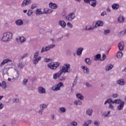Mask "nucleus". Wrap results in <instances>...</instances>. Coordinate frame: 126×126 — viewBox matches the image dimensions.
Wrapping results in <instances>:
<instances>
[{
  "mask_svg": "<svg viewBox=\"0 0 126 126\" xmlns=\"http://www.w3.org/2000/svg\"><path fill=\"white\" fill-rule=\"evenodd\" d=\"M32 2L31 0H24L22 4H21V6H26V5H28Z\"/></svg>",
  "mask_w": 126,
  "mask_h": 126,
  "instance_id": "nucleus-10",
  "label": "nucleus"
},
{
  "mask_svg": "<svg viewBox=\"0 0 126 126\" xmlns=\"http://www.w3.org/2000/svg\"><path fill=\"white\" fill-rule=\"evenodd\" d=\"M17 42L18 41H20V43H24V42L26 41V38L23 36L20 37L19 38H16Z\"/></svg>",
  "mask_w": 126,
  "mask_h": 126,
  "instance_id": "nucleus-20",
  "label": "nucleus"
},
{
  "mask_svg": "<svg viewBox=\"0 0 126 126\" xmlns=\"http://www.w3.org/2000/svg\"><path fill=\"white\" fill-rule=\"evenodd\" d=\"M59 25L61 26L62 28L64 29L65 27H66V23H65V22H64L63 20H60L59 21Z\"/></svg>",
  "mask_w": 126,
  "mask_h": 126,
  "instance_id": "nucleus-12",
  "label": "nucleus"
},
{
  "mask_svg": "<svg viewBox=\"0 0 126 126\" xmlns=\"http://www.w3.org/2000/svg\"><path fill=\"white\" fill-rule=\"evenodd\" d=\"M61 65V63L59 62H51L47 64V67L50 69H57Z\"/></svg>",
  "mask_w": 126,
  "mask_h": 126,
  "instance_id": "nucleus-3",
  "label": "nucleus"
},
{
  "mask_svg": "<svg viewBox=\"0 0 126 126\" xmlns=\"http://www.w3.org/2000/svg\"><path fill=\"white\" fill-rule=\"evenodd\" d=\"M82 69H83L84 73L86 74H89L90 73V71L89 70V68L87 67V66L85 65H83L81 67Z\"/></svg>",
  "mask_w": 126,
  "mask_h": 126,
  "instance_id": "nucleus-9",
  "label": "nucleus"
},
{
  "mask_svg": "<svg viewBox=\"0 0 126 126\" xmlns=\"http://www.w3.org/2000/svg\"><path fill=\"white\" fill-rule=\"evenodd\" d=\"M124 106H125V101H122V103H120V104H119L117 106V109L118 110H119V111H121V110H123Z\"/></svg>",
  "mask_w": 126,
  "mask_h": 126,
  "instance_id": "nucleus-18",
  "label": "nucleus"
},
{
  "mask_svg": "<svg viewBox=\"0 0 126 126\" xmlns=\"http://www.w3.org/2000/svg\"><path fill=\"white\" fill-rule=\"evenodd\" d=\"M43 112H44V110L41 109L40 108V109H39V110L38 112V115H43Z\"/></svg>",
  "mask_w": 126,
  "mask_h": 126,
  "instance_id": "nucleus-48",
  "label": "nucleus"
},
{
  "mask_svg": "<svg viewBox=\"0 0 126 126\" xmlns=\"http://www.w3.org/2000/svg\"><path fill=\"white\" fill-rule=\"evenodd\" d=\"M11 39H12V33L8 32L2 34L1 41L2 42H9Z\"/></svg>",
  "mask_w": 126,
  "mask_h": 126,
  "instance_id": "nucleus-2",
  "label": "nucleus"
},
{
  "mask_svg": "<svg viewBox=\"0 0 126 126\" xmlns=\"http://www.w3.org/2000/svg\"><path fill=\"white\" fill-rule=\"evenodd\" d=\"M86 114L88 116H92V114H93V110L91 108H89L86 110Z\"/></svg>",
  "mask_w": 126,
  "mask_h": 126,
  "instance_id": "nucleus-23",
  "label": "nucleus"
},
{
  "mask_svg": "<svg viewBox=\"0 0 126 126\" xmlns=\"http://www.w3.org/2000/svg\"><path fill=\"white\" fill-rule=\"evenodd\" d=\"M1 87L3 89L6 88V84L5 81H2L1 84Z\"/></svg>",
  "mask_w": 126,
  "mask_h": 126,
  "instance_id": "nucleus-34",
  "label": "nucleus"
},
{
  "mask_svg": "<svg viewBox=\"0 0 126 126\" xmlns=\"http://www.w3.org/2000/svg\"><path fill=\"white\" fill-rule=\"evenodd\" d=\"M76 97L80 100H84V97L81 94H77Z\"/></svg>",
  "mask_w": 126,
  "mask_h": 126,
  "instance_id": "nucleus-31",
  "label": "nucleus"
},
{
  "mask_svg": "<svg viewBox=\"0 0 126 126\" xmlns=\"http://www.w3.org/2000/svg\"><path fill=\"white\" fill-rule=\"evenodd\" d=\"M71 126H77V122L75 121H73L71 123Z\"/></svg>",
  "mask_w": 126,
  "mask_h": 126,
  "instance_id": "nucleus-52",
  "label": "nucleus"
},
{
  "mask_svg": "<svg viewBox=\"0 0 126 126\" xmlns=\"http://www.w3.org/2000/svg\"><path fill=\"white\" fill-rule=\"evenodd\" d=\"M49 7L53 9H57L58 8V4L54 3H50L49 4Z\"/></svg>",
  "mask_w": 126,
  "mask_h": 126,
  "instance_id": "nucleus-19",
  "label": "nucleus"
},
{
  "mask_svg": "<svg viewBox=\"0 0 126 126\" xmlns=\"http://www.w3.org/2000/svg\"><path fill=\"white\" fill-rule=\"evenodd\" d=\"M107 57L106 56V55L105 54H103L102 55V61H105V60H106Z\"/></svg>",
  "mask_w": 126,
  "mask_h": 126,
  "instance_id": "nucleus-60",
  "label": "nucleus"
},
{
  "mask_svg": "<svg viewBox=\"0 0 126 126\" xmlns=\"http://www.w3.org/2000/svg\"><path fill=\"white\" fill-rule=\"evenodd\" d=\"M15 23L17 26H22V25H23V21L21 19H18L15 21Z\"/></svg>",
  "mask_w": 126,
  "mask_h": 126,
  "instance_id": "nucleus-17",
  "label": "nucleus"
},
{
  "mask_svg": "<svg viewBox=\"0 0 126 126\" xmlns=\"http://www.w3.org/2000/svg\"><path fill=\"white\" fill-rule=\"evenodd\" d=\"M41 60H42V57L40 56L35 58L33 57L32 63L36 65V64H37V63H39Z\"/></svg>",
  "mask_w": 126,
  "mask_h": 126,
  "instance_id": "nucleus-8",
  "label": "nucleus"
},
{
  "mask_svg": "<svg viewBox=\"0 0 126 126\" xmlns=\"http://www.w3.org/2000/svg\"><path fill=\"white\" fill-rule=\"evenodd\" d=\"M28 82V79H25L23 80V84L24 85H26V84Z\"/></svg>",
  "mask_w": 126,
  "mask_h": 126,
  "instance_id": "nucleus-58",
  "label": "nucleus"
},
{
  "mask_svg": "<svg viewBox=\"0 0 126 126\" xmlns=\"http://www.w3.org/2000/svg\"><path fill=\"white\" fill-rule=\"evenodd\" d=\"M36 7H38V4H33L31 6V9H34V8H36Z\"/></svg>",
  "mask_w": 126,
  "mask_h": 126,
  "instance_id": "nucleus-46",
  "label": "nucleus"
},
{
  "mask_svg": "<svg viewBox=\"0 0 126 126\" xmlns=\"http://www.w3.org/2000/svg\"><path fill=\"white\" fill-rule=\"evenodd\" d=\"M119 34H121V35H126V31L125 30L124 31H121L119 32Z\"/></svg>",
  "mask_w": 126,
  "mask_h": 126,
  "instance_id": "nucleus-56",
  "label": "nucleus"
},
{
  "mask_svg": "<svg viewBox=\"0 0 126 126\" xmlns=\"http://www.w3.org/2000/svg\"><path fill=\"white\" fill-rule=\"evenodd\" d=\"M67 27H69V28H70L71 29H72V28H73V26L70 24V22H68L67 23Z\"/></svg>",
  "mask_w": 126,
  "mask_h": 126,
  "instance_id": "nucleus-47",
  "label": "nucleus"
},
{
  "mask_svg": "<svg viewBox=\"0 0 126 126\" xmlns=\"http://www.w3.org/2000/svg\"><path fill=\"white\" fill-rule=\"evenodd\" d=\"M122 102H124V100H122L121 99H115L114 100H113L112 103L121 104Z\"/></svg>",
  "mask_w": 126,
  "mask_h": 126,
  "instance_id": "nucleus-25",
  "label": "nucleus"
},
{
  "mask_svg": "<svg viewBox=\"0 0 126 126\" xmlns=\"http://www.w3.org/2000/svg\"><path fill=\"white\" fill-rule=\"evenodd\" d=\"M84 50V48L83 47H79L76 50V55L77 56H81L82 55V52H83V50Z\"/></svg>",
  "mask_w": 126,
  "mask_h": 126,
  "instance_id": "nucleus-11",
  "label": "nucleus"
},
{
  "mask_svg": "<svg viewBox=\"0 0 126 126\" xmlns=\"http://www.w3.org/2000/svg\"><path fill=\"white\" fill-rule=\"evenodd\" d=\"M89 4L91 5L92 7H96V5H97V1L96 0H91Z\"/></svg>",
  "mask_w": 126,
  "mask_h": 126,
  "instance_id": "nucleus-16",
  "label": "nucleus"
},
{
  "mask_svg": "<svg viewBox=\"0 0 126 126\" xmlns=\"http://www.w3.org/2000/svg\"><path fill=\"white\" fill-rule=\"evenodd\" d=\"M3 107H4V105H3V104H2V103H0V110H1V109H2V108H3Z\"/></svg>",
  "mask_w": 126,
  "mask_h": 126,
  "instance_id": "nucleus-61",
  "label": "nucleus"
},
{
  "mask_svg": "<svg viewBox=\"0 0 126 126\" xmlns=\"http://www.w3.org/2000/svg\"><path fill=\"white\" fill-rule=\"evenodd\" d=\"M28 57V53H25L20 58V60H24L25 58Z\"/></svg>",
  "mask_w": 126,
  "mask_h": 126,
  "instance_id": "nucleus-39",
  "label": "nucleus"
},
{
  "mask_svg": "<svg viewBox=\"0 0 126 126\" xmlns=\"http://www.w3.org/2000/svg\"><path fill=\"white\" fill-rule=\"evenodd\" d=\"M110 114H111V111H108L107 114L104 113L102 114V116L104 117V118H109V117H110Z\"/></svg>",
  "mask_w": 126,
  "mask_h": 126,
  "instance_id": "nucleus-37",
  "label": "nucleus"
},
{
  "mask_svg": "<svg viewBox=\"0 0 126 126\" xmlns=\"http://www.w3.org/2000/svg\"><path fill=\"white\" fill-rule=\"evenodd\" d=\"M106 100H107V103H108V104H111V103H113V100H112V98H108L107 99H106Z\"/></svg>",
  "mask_w": 126,
  "mask_h": 126,
  "instance_id": "nucleus-55",
  "label": "nucleus"
},
{
  "mask_svg": "<svg viewBox=\"0 0 126 126\" xmlns=\"http://www.w3.org/2000/svg\"><path fill=\"white\" fill-rule=\"evenodd\" d=\"M117 83L119 84V85H125V80L121 79L117 81Z\"/></svg>",
  "mask_w": 126,
  "mask_h": 126,
  "instance_id": "nucleus-29",
  "label": "nucleus"
},
{
  "mask_svg": "<svg viewBox=\"0 0 126 126\" xmlns=\"http://www.w3.org/2000/svg\"><path fill=\"white\" fill-rule=\"evenodd\" d=\"M12 63V61L9 59H5L1 63L0 66H3V65H4V64H5V63Z\"/></svg>",
  "mask_w": 126,
  "mask_h": 126,
  "instance_id": "nucleus-14",
  "label": "nucleus"
},
{
  "mask_svg": "<svg viewBox=\"0 0 126 126\" xmlns=\"http://www.w3.org/2000/svg\"><path fill=\"white\" fill-rule=\"evenodd\" d=\"M118 21L121 23H124L125 22V17L123 16H120L118 19Z\"/></svg>",
  "mask_w": 126,
  "mask_h": 126,
  "instance_id": "nucleus-26",
  "label": "nucleus"
},
{
  "mask_svg": "<svg viewBox=\"0 0 126 126\" xmlns=\"http://www.w3.org/2000/svg\"><path fill=\"white\" fill-rule=\"evenodd\" d=\"M112 96L113 98H117V97L119 96V94H112Z\"/></svg>",
  "mask_w": 126,
  "mask_h": 126,
  "instance_id": "nucleus-59",
  "label": "nucleus"
},
{
  "mask_svg": "<svg viewBox=\"0 0 126 126\" xmlns=\"http://www.w3.org/2000/svg\"><path fill=\"white\" fill-rule=\"evenodd\" d=\"M74 105H79V106H81V105H82V102L79 101V100H75L74 102Z\"/></svg>",
  "mask_w": 126,
  "mask_h": 126,
  "instance_id": "nucleus-33",
  "label": "nucleus"
},
{
  "mask_svg": "<svg viewBox=\"0 0 126 126\" xmlns=\"http://www.w3.org/2000/svg\"><path fill=\"white\" fill-rule=\"evenodd\" d=\"M94 29V28L92 27H86L85 30H93Z\"/></svg>",
  "mask_w": 126,
  "mask_h": 126,
  "instance_id": "nucleus-53",
  "label": "nucleus"
},
{
  "mask_svg": "<svg viewBox=\"0 0 126 126\" xmlns=\"http://www.w3.org/2000/svg\"><path fill=\"white\" fill-rule=\"evenodd\" d=\"M85 3H90L91 0H83Z\"/></svg>",
  "mask_w": 126,
  "mask_h": 126,
  "instance_id": "nucleus-63",
  "label": "nucleus"
},
{
  "mask_svg": "<svg viewBox=\"0 0 126 126\" xmlns=\"http://www.w3.org/2000/svg\"><path fill=\"white\" fill-rule=\"evenodd\" d=\"M50 61H51L50 58H45L44 60V62L45 63H50Z\"/></svg>",
  "mask_w": 126,
  "mask_h": 126,
  "instance_id": "nucleus-57",
  "label": "nucleus"
},
{
  "mask_svg": "<svg viewBox=\"0 0 126 126\" xmlns=\"http://www.w3.org/2000/svg\"><path fill=\"white\" fill-rule=\"evenodd\" d=\"M125 47V43L124 42H120L118 44V48L120 51H123L124 50V48Z\"/></svg>",
  "mask_w": 126,
  "mask_h": 126,
  "instance_id": "nucleus-21",
  "label": "nucleus"
},
{
  "mask_svg": "<svg viewBox=\"0 0 126 126\" xmlns=\"http://www.w3.org/2000/svg\"><path fill=\"white\" fill-rule=\"evenodd\" d=\"M52 12L53 10L51 9L45 8L43 10V14H49V13H52Z\"/></svg>",
  "mask_w": 126,
  "mask_h": 126,
  "instance_id": "nucleus-15",
  "label": "nucleus"
},
{
  "mask_svg": "<svg viewBox=\"0 0 126 126\" xmlns=\"http://www.w3.org/2000/svg\"><path fill=\"white\" fill-rule=\"evenodd\" d=\"M66 112V108L65 107H61L59 108V113H65Z\"/></svg>",
  "mask_w": 126,
  "mask_h": 126,
  "instance_id": "nucleus-30",
  "label": "nucleus"
},
{
  "mask_svg": "<svg viewBox=\"0 0 126 126\" xmlns=\"http://www.w3.org/2000/svg\"><path fill=\"white\" fill-rule=\"evenodd\" d=\"M32 14L33 11H32V10H29L27 13L28 16H31V15H32Z\"/></svg>",
  "mask_w": 126,
  "mask_h": 126,
  "instance_id": "nucleus-44",
  "label": "nucleus"
},
{
  "mask_svg": "<svg viewBox=\"0 0 126 126\" xmlns=\"http://www.w3.org/2000/svg\"><path fill=\"white\" fill-rule=\"evenodd\" d=\"M117 57L118 59H121L123 57V53L118 52L117 54Z\"/></svg>",
  "mask_w": 126,
  "mask_h": 126,
  "instance_id": "nucleus-38",
  "label": "nucleus"
},
{
  "mask_svg": "<svg viewBox=\"0 0 126 126\" xmlns=\"http://www.w3.org/2000/svg\"><path fill=\"white\" fill-rule=\"evenodd\" d=\"M85 85L87 87H88V88H89L92 86V85L88 82L86 83Z\"/></svg>",
  "mask_w": 126,
  "mask_h": 126,
  "instance_id": "nucleus-51",
  "label": "nucleus"
},
{
  "mask_svg": "<svg viewBox=\"0 0 126 126\" xmlns=\"http://www.w3.org/2000/svg\"><path fill=\"white\" fill-rule=\"evenodd\" d=\"M85 62L88 65H91L92 64V60H91L89 58H86Z\"/></svg>",
  "mask_w": 126,
  "mask_h": 126,
  "instance_id": "nucleus-28",
  "label": "nucleus"
},
{
  "mask_svg": "<svg viewBox=\"0 0 126 126\" xmlns=\"http://www.w3.org/2000/svg\"><path fill=\"white\" fill-rule=\"evenodd\" d=\"M66 78L64 76H62L59 78L60 81H64L65 80Z\"/></svg>",
  "mask_w": 126,
  "mask_h": 126,
  "instance_id": "nucleus-50",
  "label": "nucleus"
},
{
  "mask_svg": "<svg viewBox=\"0 0 126 126\" xmlns=\"http://www.w3.org/2000/svg\"><path fill=\"white\" fill-rule=\"evenodd\" d=\"M13 102L14 103H18V102H19V99L17 98H15L13 99Z\"/></svg>",
  "mask_w": 126,
  "mask_h": 126,
  "instance_id": "nucleus-54",
  "label": "nucleus"
},
{
  "mask_svg": "<svg viewBox=\"0 0 126 126\" xmlns=\"http://www.w3.org/2000/svg\"><path fill=\"white\" fill-rule=\"evenodd\" d=\"M112 7L113 9H114V10H118V9H119V8L120 7V5L118 4L114 3L112 4Z\"/></svg>",
  "mask_w": 126,
  "mask_h": 126,
  "instance_id": "nucleus-27",
  "label": "nucleus"
},
{
  "mask_svg": "<svg viewBox=\"0 0 126 126\" xmlns=\"http://www.w3.org/2000/svg\"><path fill=\"white\" fill-rule=\"evenodd\" d=\"M15 71L17 72V75L16 76V77L15 78H13L12 79L10 78H8V81H15V80H17V79H18V78H19V71H18V70H16V69Z\"/></svg>",
  "mask_w": 126,
  "mask_h": 126,
  "instance_id": "nucleus-7",
  "label": "nucleus"
},
{
  "mask_svg": "<svg viewBox=\"0 0 126 126\" xmlns=\"http://www.w3.org/2000/svg\"><path fill=\"white\" fill-rule=\"evenodd\" d=\"M56 47L55 44H51L50 45H48L46 47H42L41 50V53H44V52H48V51H50L51 49H54Z\"/></svg>",
  "mask_w": 126,
  "mask_h": 126,
  "instance_id": "nucleus-5",
  "label": "nucleus"
},
{
  "mask_svg": "<svg viewBox=\"0 0 126 126\" xmlns=\"http://www.w3.org/2000/svg\"><path fill=\"white\" fill-rule=\"evenodd\" d=\"M113 104H114V103H112V102L109 104V105L108 106L109 109H111V110H113L114 109V108H115V106H114Z\"/></svg>",
  "mask_w": 126,
  "mask_h": 126,
  "instance_id": "nucleus-45",
  "label": "nucleus"
},
{
  "mask_svg": "<svg viewBox=\"0 0 126 126\" xmlns=\"http://www.w3.org/2000/svg\"><path fill=\"white\" fill-rule=\"evenodd\" d=\"M87 123H88V125H90V124H91L92 123V120H88Z\"/></svg>",
  "mask_w": 126,
  "mask_h": 126,
  "instance_id": "nucleus-64",
  "label": "nucleus"
},
{
  "mask_svg": "<svg viewBox=\"0 0 126 126\" xmlns=\"http://www.w3.org/2000/svg\"><path fill=\"white\" fill-rule=\"evenodd\" d=\"M37 90L40 94H46V90L42 87H38Z\"/></svg>",
  "mask_w": 126,
  "mask_h": 126,
  "instance_id": "nucleus-13",
  "label": "nucleus"
},
{
  "mask_svg": "<svg viewBox=\"0 0 126 126\" xmlns=\"http://www.w3.org/2000/svg\"><path fill=\"white\" fill-rule=\"evenodd\" d=\"M83 126H89V124H88L86 121H85L83 124Z\"/></svg>",
  "mask_w": 126,
  "mask_h": 126,
  "instance_id": "nucleus-62",
  "label": "nucleus"
},
{
  "mask_svg": "<svg viewBox=\"0 0 126 126\" xmlns=\"http://www.w3.org/2000/svg\"><path fill=\"white\" fill-rule=\"evenodd\" d=\"M38 57H39V51H37L33 54V58H38Z\"/></svg>",
  "mask_w": 126,
  "mask_h": 126,
  "instance_id": "nucleus-42",
  "label": "nucleus"
},
{
  "mask_svg": "<svg viewBox=\"0 0 126 126\" xmlns=\"http://www.w3.org/2000/svg\"><path fill=\"white\" fill-rule=\"evenodd\" d=\"M65 18L68 21H71L75 18V14L74 13H69L67 16H66Z\"/></svg>",
  "mask_w": 126,
  "mask_h": 126,
  "instance_id": "nucleus-6",
  "label": "nucleus"
},
{
  "mask_svg": "<svg viewBox=\"0 0 126 126\" xmlns=\"http://www.w3.org/2000/svg\"><path fill=\"white\" fill-rule=\"evenodd\" d=\"M110 32L111 31H110V30H106L104 31L103 34L104 35H107V34H110Z\"/></svg>",
  "mask_w": 126,
  "mask_h": 126,
  "instance_id": "nucleus-43",
  "label": "nucleus"
},
{
  "mask_svg": "<svg viewBox=\"0 0 126 126\" xmlns=\"http://www.w3.org/2000/svg\"><path fill=\"white\" fill-rule=\"evenodd\" d=\"M61 87H64L63 83L60 82L57 85H55L52 87V90L53 91H59L61 89Z\"/></svg>",
  "mask_w": 126,
  "mask_h": 126,
  "instance_id": "nucleus-4",
  "label": "nucleus"
},
{
  "mask_svg": "<svg viewBox=\"0 0 126 126\" xmlns=\"http://www.w3.org/2000/svg\"><path fill=\"white\" fill-rule=\"evenodd\" d=\"M113 67H114V66L112 64H110L106 67L105 70L109 71V70H111Z\"/></svg>",
  "mask_w": 126,
  "mask_h": 126,
  "instance_id": "nucleus-32",
  "label": "nucleus"
},
{
  "mask_svg": "<svg viewBox=\"0 0 126 126\" xmlns=\"http://www.w3.org/2000/svg\"><path fill=\"white\" fill-rule=\"evenodd\" d=\"M18 66L20 67V68H22L24 67V64L22 62H20L18 64Z\"/></svg>",
  "mask_w": 126,
  "mask_h": 126,
  "instance_id": "nucleus-41",
  "label": "nucleus"
},
{
  "mask_svg": "<svg viewBox=\"0 0 126 126\" xmlns=\"http://www.w3.org/2000/svg\"><path fill=\"white\" fill-rule=\"evenodd\" d=\"M78 80V76H76L74 81L73 82V85H76L77 83V81Z\"/></svg>",
  "mask_w": 126,
  "mask_h": 126,
  "instance_id": "nucleus-40",
  "label": "nucleus"
},
{
  "mask_svg": "<svg viewBox=\"0 0 126 126\" xmlns=\"http://www.w3.org/2000/svg\"><path fill=\"white\" fill-rule=\"evenodd\" d=\"M41 8H38L36 10V15L38 16V15H41V14H44V12H42V11H41Z\"/></svg>",
  "mask_w": 126,
  "mask_h": 126,
  "instance_id": "nucleus-24",
  "label": "nucleus"
},
{
  "mask_svg": "<svg viewBox=\"0 0 126 126\" xmlns=\"http://www.w3.org/2000/svg\"><path fill=\"white\" fill-rule=\"evenodd\" d=\"M70 64L68 63H65L63 66H60V70L53 74V79L60 78L63 73H70Z\"/></svg>",
  "mask_w": 126,
  "mask_h": 126,
  "instance_id": "nucleus-1",
  "label": "nucleus"
},
{
  "mask_svg": "<svg viewBox=\"0 0 126 126\" xmlns=\"http://www.w3.org/2000/svg\"><path fill=\"white\" fill-rule=\"evenodd\" d=\"M103 22L102 21H97L94 25V27L97 28V27H99V26H103Z\"/></svg>",
  "mask_w": 126,
  "mask_h": 126,
  "instance_id": "nucleus-22",
  "label": "nucleus"
},
{
  "mask_svg": "<svg viewBox=\"0 0 126 126\" xmlns=\"http://www.w3.org/2000/svg\"><path fill=\"white\" fill-rule=\"evenodd\" d=\"M101 55L97 54L94 57V61H98L99 59H100Z\"/></svg>",
  "mask_w": 126,
  "mask_h": 126,
  "instance_id": "nucleus-36",
  "label": "nucleus"
},
{
  "mask_svg": "<svg viewBox=\"0 0 126 126\" xmlns=\"http://www.w3.org/2000/svg\"><path fill=\"white\" fill-rule=\"evenodd\" d=\"M47 108V105L45 104H41L40 105V109H41V110H45Z\"/></svg>",
  "mask_w": 126,
  "mask_h": 126,
  "instance_id": "nucleus-35",
  "label": "nucleus"
},
{
  "mask_svg": "<svg viewBox=\"0 0 126 126\" xmlns=\"http://www.w3.org/2000/svg\"><path fill=\"white\" fill-rule=\"evenodd\" d=\"M94 126H100V122H99L98 121H95L94 122Z\"/></svg>",
  "mask_w": 126,
  "mask_h": 126,
  "instance_id": "nucleus-49",
  "label": "nucleus"
}]
</instances>
